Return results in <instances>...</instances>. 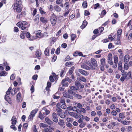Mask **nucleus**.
Wrapping results in <instances>:
<instances>
[{"label":"nucleus","instance_id":"a211bd4d","mask_svg":"<svg viewBox=\"0 0 132 132\" xmlns=\"http://www.w3.org/2000/svg\"><path fill=\"white\" fill-rule=\"evenodd\" d=\"M127 27H129V29L132 30V21L130 20L127 24Z\"/></svg>","mask_w":132,"mask_h":132},{"label":"nucleus","instance_id":"4d7b16f0","mask_svg":"<svg viewBox=\"0 0 132 132\" xmlns=\"http://www.w3.org/2000/svg\"><path fill=\"white\" fill-rule=\"evenodd\" d=\"M122 29H119L117 31V34L121 35V34L122 33Z\"/></svg>","mask_w":132,"mask_h":132},{"label":"nucleus","instance_id":"0eeeda50","mask_svg":"<svg viewBox=\"0 0 132 132\" xmlns=\"http://www.w3.org/2000/svg\"><path fill=\"white\" fill-rule=\"evenodd\" d=\"M91 61L92 64L95 67H97L98 65L97 62L96 60L94 58H92L91 59Z\"/></svg>","mask_w":132,"mask_h":132},{"label":"nucleus","instance_id":"7ed1b4c3","mask_svg":"<svg viewBox=\"0 0 132 132\" xmlns=\"http://www.w3.org/2000/svg\"><path fill=\"white\" fill-rule=\"evenodd\" d=\"M112 56L111 54L109 53L108 56V63L111 65H112L113 63L112 61Z\"/></svg>","mask_w":132,"mask_h":132},{"label":"nucleus","instance_id":"c03bdc74","mask_svg":"<svg viewBox=\"0 0 132 132\" xmlns=\"http://www.w3.org/2000/svg\"><path fill=\"white\" fill-rule=\"evenodd\" d=\"M39 11L41 14H45L46 13V12L43 10L41 7H40Z\"/></svg>","mask_w":132,"mask_h":132},{"label":"nucleus","instance_id":"4be33fe9","mask_svg":"<svg viewBox=\"0 0 132 132\" xmlns=\"http://www.w3.org/2000/svg\"><path fill=\"white\" fill-rule=\"evenodd\" d=\"M49 48L47 47L46 48L44 51L45 54L46 56H48L49 54Z\"/></svg>","mask_w":132,"mask_h":132},{"label":"nucleus","instance_id":"72a5a7b5","mask_svg":"<svg viewBox=\"0 0 132 132\" xmlns=\"http://www.w3.org/2000/svg\"><path fill=\"white\" fill-rule=\"evenodd\" d=\"M114 43L116 45H120L121 44V42L120 40L116 39L114 40Z\"/></svg>","mask_w":132,"mask_h":132},{"label":"nucleus","instance_id":"052dcab7","mask_svg":"<svg viewBox=\"0 0 132 132\" xmlns=\"http://www.w3.org/2000/svg\"><path fill=\"white\" fill-rule=\"evenodd\" d=\"M126 78V76L122 77L120 79V81L122 82Z\"/></svg>","mask_w":132,"mask_h":132},{"label":"nucleus","instance_id":"9d476101","mask_svg":"<svg viewBox=\"0 0 132 132\" xmlns=\"http://www.w3.org/2000/svg\"><path fill=\"white\" fill-rule=\"evenodd\" d=\"M68 113L71 116L73 117L76 119L78 118H79V116L76 113H74L73 112H68Z\"/></svg>","mask_w":132,"mask_h":132},{"label":"nucleus","instance_id":"4c0bfd02","mask_svg":"<svg viewBox=\"0 0 132 132\" xmlns=\"http://www.w3.org/2000/svg\"><path fill=\"white\" fill-rule=\"evenodd\" d=\"M86 125V122H84L81 123H80L79 125V127L80 128H83L85 127Z\"/></svg>","mask_w":132,"mask_h":132},{"label":"nucleus","instance_id":"0e129e2a","mask_svg":"<svg viewBox=\"0 0 132 132\" xmlns=\"http://www.w3.org/2000/svg\"><path fill=\"white\" fill-rule=\"evenodd\" d=\"M85 15L86 16H88L90 14L89 12L87 11L86 10L85 12Z\"/></svg>","mask_w":132,"mask_h":132},{"label":"nucleus","instance_id":"a878e982","mask_svg":"<svg viewBox=\"0 0 132 132\" xmlns=\"http://www.w3.org/2000/svg\"><path fill=\"white\" fill-rule=\"evenodd\" d=\"M5 99L9 103H10V102H11V99L8 95H5Z\"/></svg>","mask_w":132,"mask_h":132},{"label":"nucleus","instance_id":"58836bf2","mask_svg":"<svg viewBox=\"0 0 132 132\" xmlns=\"http://www.w3.org/2000/svg\"><path fill=\"white\" fill-rule=\"evenodd\" d=\"M76 37V35L74 34H72L71 35V40L72 41H73L75 39V38Z\"/></svg>","mask_w":132,"mask_h":132},{"label":"nucleus","instance_id":"ddd939ff","mask_svg":"<svg viewBox=\"0 0 132 132\" xmlns=\"http://www.w3.org/2000/svg\"><path fill=\"white\" fill-rule=\"evenodd\" d=\"M81 67L82 68L88 70H89L90 69V67L87 65L86 64H81Z\"/></svg>","mask_w":132,"mask_h":132},{"label":"nucleus","instance_id":"c756f323","mask_svg":"<svg viewBox=\"0 0 132 132\" xmlns=\"http://www.w3.org/2000/svg\"><path fill=\"white\" fill-rule=\"evenodd\" d=\"M75 69L74 67L73 66L71 67L69 70L68 73L70 75H71L73 73V70Z\"/></svg>","mask_w":132,"mask_h":132},{"label":"nucleus","instance_id":"09e8293b","mask_svg":"<svg viewBox=\"0 0 132 132\" xmlns=\"http://www.w3.org/2000/svg\"><path fill=\"white\" fill-rule=\"evenodd\" d=\"M43 110H44L45 112V115H47L50 113V111L47 110L46 108H43Z\"/></svg>","mask_w":132,"mask_h":132},{"label":"nucleus","instance_id":"a19ab883","mask_svg":"<svg viewBox=\"0 0 132 132\" xmlns=\"http://www.w3.org/2000/svg\"><path fill=\"white\" fill-rule=\"evenodd\" d=\"M119 117L120 118L124 119L125 117V116H124L123 114L122 113H120L119 114Z\"/></svg>","mask_w":132,"mask_h":132},{"label":"nucleus","instance_id":"b1692460","mask_svg":"<svg viewBox=\"0 0 132 132\" xmlns=\"http://www.w3.org/2000/svg\"><path fill=\"white\" fill-rule=\"evenodd\" d=\"M87 24V22L86 21H84L83 22L82 25L81 26V28L83 29L85 28Z\"/></svg>","mask_w":132,"mask_h":132},{"label":"nucleus","instance_id":"c85d7f7f","mask_svg":"<svg viewBox=\"0 0 132 132\" xmlns=\"http://www.w3.org/2000/svg\"><path fill=\"white\" fill-rule=\"evenodd\" d=\"M101 62L102 65L104 66L105 64V59L104 57L102 58L101 60Z\"/></svg>","mask_w":132,"mask_h":132},{"label":"nucleus","instance_id":"a18cd8bd","mask_svg":"<svg viewBox=\"0 0 132 132\" xmlns=\"http://www.w3.org/2000/svg\"><path fill=\"white\" fill-rule=\"evenodd\" d=\"M128 64L127 63H125L124 65V69L126 70H127L129 68V66Z\"/></svg>","mask_w":132,"mask_h":132},{"label":"nucleus","instance_id":"de8ad7c7","mask_svg":"<svg viewBox=\"0 0 132 132\" xmlns=\"http://www.w3.org/2000/svg\"><path fill=\"white\" fill-rule=\"evenodd\" d=\"M75 85L76 86L77 88L78 87V89H79V87L80 85V83L78 81H76L75 82Z\"/></svg>","mask_w":132,"mask_h":132},{"label":"nucleus","instance_id":"13d9d810","mask_svg":"<svg viewBox=\"0 0 132 132\" xmlns=\"http://www.w3.org/2000/svg\"><path fill=\"white\" fill-rule=\"evenodd\" d=\"M30 90L31 92L33 93L34 91V86L33 85H32L30 88Z\"/></svg>","mask_w":132,"mask_h":132},{"label":"nucleus","instance_id":"412c9836","mask_svg":"<svg viewBox=\"0 0 132 132\" xmlns=\"http://www.w3.org/2000/svg\"><path fill=\"white\" fill-rule=\"evenodd\" d=\"M54 10L57 12H60L61 10V9L60 7L58 6H55L54 7Z\"/></svg>","mask_w":132,"mask_h":132},{"label":"nucleus","instance_id":"20e7f679","mask_svg":"<svg viewBox=\"0 0 132 132\" xmlns=\"http://www.w3.org/2000/svg\"><path fill=\"white\" fill-rule=\"evenodd\" d=\"M22 4V1L21 0H16L15 3L13 5V6L17 7L20 6Z\"/></svg>","mask_w":132,"mask_h":132},{"label":"nucleus","instance_id":"bf43d9fd","mask_svg":"<svg viewBox=\"0 0 132 132\" xmlns=\"http://www.w3.org/2000/svg\"><path fill=\"white\" fill-rule=\"evenodd\" d=\"M60 48H58L55 51V53L57 54L58 55L60 53Z\"/></svg>","mask_w":132,"mask_h":132},{"label":"nucleus","instance_id":"423d86ee","mask_svg":"<svg viewBox=\"0 0 132 132\" xmlns=\"http://www.w3.org/2000/svg\"><path fill=\"white\" fill-rule=\"evenodd\" d=\"M78 71L81 74L85 76H87L89 74V73L87 71L81 69H79Z\"/></svg>","mask_w":132,"mask_h":132},{"label":"nucleus","instance_id":"6e6552de","mask_svg":"<svg viewBox=\"0 0 132 132\" xmlns=\"http://www.w3.org/2000/svg\"><path fill=\"white\" fill-rule=\"evenodd\" d=\"M52 120L55 122L57 123L58 121V119L56 114L54 112L52 114Z\"/></svg>","mask_w":132,"mask_h":132},{"label":"nucleus","instance_id":"69168bd1","mask_svg":"<svg viewBox=\"0 0 132 132\" xmlns=\"http://www.w3.org/2000/svg\"><path fill=\"white\" fill-rule=\"evenodd\" d=\"M69 85V83L68 82H66L65 83H64V84H63L62 85V87H67Z\"/></svg>","mask_w":132,"mask_h":132},{"label":"nucleus","instance_id":"3c124183","mask_svg":"<svg viewBox=\"0 0 132 132\" xmlns=\"http://www.w3.org/2000/svg\"><path fill=\"white\" fill-rule=\"evenodd\" d=\"M69 2H66L64 4V6H65V7L67 9L69 8Z\"/></svg>","mask_w":132,"mask_h":132},{"label":"nucleus","instance_id":"1a4fd4ad","mask_svg":"<svg viewBox=\"0 0 132 132\" xmlns=\"http://www.w3.org/2000/svg\"><path fill=\"white\" fill-rule=\"evenodd\" d=\"M45 120L46 123L50 126H51L53 124V122L48 118H46Z\"/></svg>","mask_w":132,"mask_h":132},{"label":"nucleus","instance_id":"cd10ccee","mask_svg":"<svg viewBox=\"0 0 132 132\" xmlns=\"http://www.w3.org/2000/svg\"><path fill=\"white\" fill-rule=\"evenodd\" d=\"M43 36V34L40 32V31L39 30L38 31V32L36 34V37L38 38H41Z\"/></svg>","mask_w":132,"mask_h":132},{"label":"nucleus","instance_id":"5fc2aeb1","mask_svg":"<svg viewBox=\"0 0 132 132\" xmlns=\"http://www.w3.org/2000/svg\"><path fill=\"white\" fill-rule=\"evenodd\" d=\"M21 93L19 92L16 95V98L18 100H19L21 98Z\"/></svg>","mask_w":132,"mask_h":132},{"label":"nucleus","instance_id":"603ef678","mask_svg":"<svg viewBox=\"0 0 132 132\" xmlns=\"http://www.w3.org/2000/svg\"><path fill=\"white\" fill-rule=\"evenodd\" d=\"M49 79L50 81L51 82H53L54 81V78L52 76H50Z\"/></svg>","mask_w":132,"mask_h":132},{"label":"nucleus","instance_id":"ea45409f","mask_svg":"<svg viewBox=\"0 0 132 132\" xmlns=\"http://www.w3.org/2000/svg\"><path fill=\"white\" fill-rule=\"evenodd\" d=\"M131 71H129L126 75V77L127 76H128L129 77L132 79V75H131Z\"/></svg>","mask_w":132,"mask_h":132},{"label":"nucleus","instance_id":"2eb2a0df","mask_svg":"<svg viewBox=\"0 0 132 132\" xmlns=\"http://www.w3.org/2000/svg\"><path fill=\"white\" fill-rule=\"evenodd\" d=\"M13 7V9L14 10H16L17 12L19 13L21 11V7L20 6H19L17 7Z\"/></svg>","mask_w":132,"mask_h":132},{"label":"nucleus","instance_id":"f3484780","mask_svg":"<svg viewBox=\"0 0 132 132\" xmlns=\"http://www.w3.org/2000/svg\"><path fill=\"white\" fill-rule=\"evenodd\" d=\"M17 24H18V25L21 24V26L22 25L26 26V25L28 24V23L26 21H21L18 22Z\"/></svg>","mask_w":132,"mask_h":132},{"label":"nucleus","instance_id":"473e14b6","mask_svg":"<svg viewBox=\"0 0 132 132\" xmlns=\"http://www.w3.org/2000/svg\"><path fill=\"white\" fill-rule=\"evenodd\" d=\"M73 62H68L65 63V65L66 66L70 67L71 66V65H73Z\"/></svg>","mask_w":132,"mask_h":132},{"label":"nucleus","instance_id":"e2e57ef3","mask_svg":"<svg viewBox=\"0 0 132 132\" xmlns=\"http://www.w3.org/2000/svg\"><path fill=\"white\" fill-rule=\"evenodd\" d=\"M5 73L6 72L5 71L1 72L0 73V76H4Z\"/></svg>","mask_w":132,"mask_h":132},{"label":"nucleus","instance_id":"4468645a","mask_svg":"<svg viewBox=\"0 0 132 132\" xmlns=\"http://www.w3.org/2000/svg\"><path fill=\"white\" fill-rule=\"evenodd\" d=\"M12 124L15 125L16 123V118L15 116H13L11 120Z\"/></svg>","mask_w":132,"mask_h":132},{"label":"nucleus","instance_id":"bb28decb","mask_svg":"<svg viewBox=\"0 0 132 132\" xmlns=\"http://www.w3.org/2000/svg\"><path fill=\"white\" fill-rule=\"evenodd\" d=\"M26 31H23L20 35V37L22 39H23L25 37L26 34Z\"/></svg>","mask_w":132,"mask_h":132},{"label":"nucleus","instance_id":"774afa93","mask_svg":"<svg viewBox=\"0 0 132 132\" xmlns=\"http://www.w3.org/2000/svg\"><path fill=\"white\" fill-rule=\"evenodd\" d=\"M112 125L114 126H117L118 125V123L115 122H113L111 123Z\"/></svg>","mask_w":132,"mask_h":132},{"label":"nucleus","instance_id":"dca6fc26","mask_svg":"<svg viewBox=\"0 0 132 132\" xmlns=\"http://www.w3.org/2000/svg\"><path fill=\"white\" fill-rule=\"evenodd\" d=\"M45 114V113H43V114L41 113V112H40L38 117L39 118H40L41 120H43L45 117L44 116V115Z\"/></svg>","mask_w":132,"mask_h":132},{"label":"nucleus","instance_id":"680f3d73","mask_svg":"<svg viewBox=\"0 0 132 132\" xmlns=\"http://www.w3.org/2000/svg\"><path fill=\"white\" fill-rule=\"evenodd\" d=\"M114 46H113L112 44L111 43H110L109 44L108 48L109 49L111 48L112 47L113 48Z\"/></svg>","mask_w":132,"mask_h":132},{"label":"nucleus","instance_id":"f8f14e48","mask_svg":"<svg viewBox=\"0 0 132 132\" xmlns=\"http://www.w3.org/2000/svg\"><path fill=\"white\" fill-rule=\"evenodd\" d=\"M40 21L44 23H46L47 22V20L46 18L44 17H42L40 18Z\"/></svg>","mask_w":132,"mask_h":132},{"label":"nucleus","instance_id":"f704fd0d","mask_svg":"<svg viewBox=\"0 0 132 132\" xmlns=\"http://www.w3.org/2000/svg\"><path fill=\"white\" fill-rule=\"evenodd\" d=\"M77 54L79 56H82V53L81 52H76L74 54V56H77Z\"/></svg>","mask_w":132,"mask_h":132},{"label":"nucleus","instance_id":"338daca9","mask_svg":"<svg viewBox=\"0 0 132 132\" xmlns=\"http://www.w3.org/2000/svg\"><path fill=\"white\" fill-rule=\"evenodd\" d=\"M111 114L113 116H116L117 115V113L116 111L113 110L111 112Z\"/></svg>","mask_w":132,"mask_h":132},{"label":"nucleus","instance_id":"393cba45","mask_svg":"<svg viewBox=\"0 0 132 132\" xmlns=\"http://www.w3.org/2000/svg\"><path fill=\"white\" fill-rule=\"evenodd\" d=\"M41 53V51L40 50H38L36 52L35 55L37 57H40Z\"/></svg>","mask_w":132,"mask_h":132},{"label":"nucleus","instance_id":"7c9ffc66","mask_svg":"<svg viewBox=\"0 0 132 132\" xmlns=\"http://www.w3.org/2000/svg\"><path fill=\"white\" fill-rule=\"evenodd\" d=\"M114 62V63H117L118 61V58L117 56L115 55L113 57Z\"/></svg>","mask_w":132,"mask_h":132},{"label":"nucleus","instance_id":"37998d69","mask_svg":"<svg viewBox=\"0 0 132 132\" xmlns=\"http://www.w3.org/2000/svg\"><path fill=\"white\" fill-rule=\"evenodd\" d=\"M70 89L72 90H77L79 89L78 87H75L74 86H72L70 87Z\"/></svg>","mask_w":132,"mask_h":132},{"label":"nucleus","instance_id":"9b49d317","mask_svg":"<svg viewBox=\"0 0 132 132\" xmlns=\"http://www.w3.org/2000/svg\"><path fill=\"white\" fill-rule=\"evenodd\" d=\"M130 57L129 55L127 54L125 55L124 57V61L125 63H127L130 59Z\"/></svg>","mask_w":132,"mask_h":132},{"label":"nucleus","instance_id":"f257e3e1","mask_svg":"<svg viewBox=\"0 0 132 132\" xmlns=\"http://www.w3.org/2000/svg\"><path fill=\"white\" fill-rule=\"evenodd\" d=\"M50 20L52 26H54L57 21V16L54 13L52 14L50 16Z\"/></svg>","mask_w":132,"mask_h":132},{"label":"nucleus","instance_id":"39448f33","mask_svg":"<svg viewBox=\"0 0 132 132\" xmlns=\"http://www.w3.org/2000/svg\"><path fill=\"white\" fill-rule=\"evenodd\" d=\"M63 95L64 97L67 98H70L71 99H73V96H71L69 93L66 92L63 93Z\"/></svg>","mask_w":132,"mask_h":132},{"label":"nucleus","instance_id":"8fccbe9b","mask_svg":"<svg viewBox=\"0 0 132 132\" xmlns=\"http://www.w3.org/2000/svg\"><path fill=\"white\" fill-rule=\"evenodd\" d=\"M26 34L27 35L26 36L30 40H31L32 39L30 37V33L29 32H26Z\"/></svg>","mask_w":132,"mask_h":132},{"label":"nucleus","instance_id":"aec40b11","mask_svg":"<svg viewBox=\"0 0 132 132\" xmlns=\"http://www.w3.org/2000/svg\"><path fill=\"white\" fill-rule=\"evenodd\" d=\"M16 25L19 27L22 30L26 29L27 28V26H25L24 25H22L21 26V24H19V25H18V24H16Z\"/></svg>","mask_w":132,"mask_h":132},{"label":"nucleus","instance_id":"864d4df0","mask_svg":"<svg viewBox=\"0 0 132 132\" xmlns=\"http://www.w3.org/2000/svg\"><path fill=\"white\" fill-rule=\"evenodd\" d=\"M15 125L12 124V125H11V128L12 129L14 130H16L17 129L15 127Z\"/></svg>","mask_w":132,"mask_h":132},{"label":"nucleus","instance_id":"f03ea898","mask_svg":"<svg viewBox=\"0 0 132 132\" xmlns=\"http://www.w3.org/2000/svg\"><path fill=\"white\" fill-rule=\"evenodd\" d=\"M38 111V110L37 109H36L31 111L28 117V120L29 121H31L33 119L34 117H35Z\"/></svg>","mask_w":132,"mask_h":132},{"label":"nucleus","instance_id":"79ce46f5","mask_svg":"<svg viewBox=\"0 0 132 132\" xmlns=\"http://www.w3.org/2000/svg\"><path fill=\"white\" fill-rule=\"evenodd\" d=\"M40 126L42 128H45L47 127L48 126L45 124L41 123L40 124Z\"/></svg>","mask_w":132,"mask_h":132},{"label":"nucleus","instance_id":"2f4dec72","mask_svg":"<svg viewBox=\"0 0 132 132\" xmlns=\"http://www.w3.org/2000/svg\"><path fill=\"white\" fill-rule=\"evenodd\" d=\"M79 79L80 80L83 82H85L86 81V79L83 76H81L80 77Z\"/></svg>","mask_w":132,"mask_h":132},{"label":"nucleus","instance_id":"6e6d98bb","mask_svg":"<svg viewBox=\"0 0 132 132\" xmlns=\"http://www.w3.org/2000/svg\"><path fill=\"white\" fill-rule=\"evenodd\" d=\"M77 106L80 109L82 107H83L82 105L79 103H77Z\"/></svg>","mask_w":132,"mask_h":132},{"label":"nucleus","instance_id":"5701e85b","mask_svg":"<svg viewBox=\"0 0 132 132\" xmlns=\"http://www.w3.org/2000/svg\"><path fill=\"white\" fill-rule=\"evenodd\" d=\"M58 124L61 126H63L64 124V120L60 119L58 122Z\"/></svg>","mask_w":132,"mask_h":132},{"label":"nucleus","instance_id":"6ab92c4d","mask_svg":"<svg viewBox=\"0 0 132 132\" xmlns=\"http://www.w3.org/2000/svg\"><path fill=\"white\" fill-rule=\"evenodd\" d=\"M51 86V84L49 81L47 82V86L46 88V89L47 91L49 90V88Z\"/></svg>","mask_w":132,"mask_h":132},{"label":"nucleus","instance_id":"c9c22d12","mask_svg":"<svg viewBox=\"0 0 132 132\" xmlns=\"http://www.w3.org/2000/svg\"><path fill=\"white\" fill-rule=\"evenodd\" d=\"M82 6L83 7L85 8L87 7V2L86 1H84L82 4Z\"/></svg>","mask_w":132,"mask_h":132},{"label":"nucleus","instance_id":"49530a36","mask_svg":"<svg viewBox=\"0 0 132 132\" xmlns=\"http://www.w3.org/2000/svg\"><path fill=\"white\" fill-rule=\"evenodd\" d=\"M118 52H119L120 53V55H119V57H122L123 54V53H122V51L121 50V49H119L118 51Z\"/></svg>","mask_w":132,"mask_h":132},{"label":"nucleus","instance_id":"e433bc0d","mask_svg":"<svg viewBox=\"0 0 132 132\" xmlns=\"http://www.w3.org/2000/svg\"><path fill=\"white\" fill-rule=\"evenodd\" d=\"M73 95L78 99H81L82 98V96L78 94L74 93Z\"/></svg>","mask_w":132,"mask_h":132}]
</instances>
